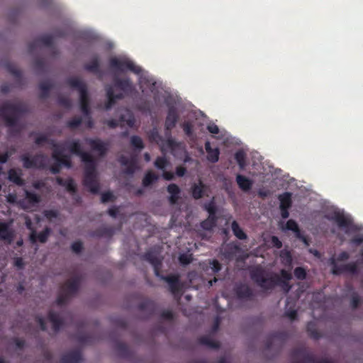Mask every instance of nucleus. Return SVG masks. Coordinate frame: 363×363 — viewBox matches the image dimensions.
Listing matches in <instances>:
<instances>
[{
  "mask_svg": "<svg viewBox=\"0 0 363 363\" xmlns=\"http://www.w3.org/2000/svg\"><path fill=\"white\" fill-rule=\"evenodd\" d=\"M28 112V108L22 102H4L0 106V114L2 116L6 126L9 128L8 134L11 137L20 135L22 127L19 124L21 116Z\"/></svg>",
  "mask_w": 363,
  "mask_h": 363,
  "instance_id": "1",
  "label": "nucleus"
},
{
  "mask_svg": "<svg viewBox=\"0 0 363 363\" xmlns=\"http://www.w3.org/2000/svg\"><path fill=\"white\" fill-rule=\"evenodd\" d=\"M160 278L168 284L170 292L174 296H179V298L182 288L179 275L169 274L167 276H161Z\"/></svg>",
  "mask_w": 363,
  "mask_h": 363,
  "instance_id": "11",
  "label": "nucleus"
},
{
  "mask_svg": "<svg viewBox=\"0 0 363 363\" xmlns=\"http://www.w3.org/2000/svg\"><path fill=\"white\" fill-rule=\"evenodd\" d=\"M236 182L239 188L243 191H248L251 189L253 182L251 179L242 174H237Z\"/></svg>",
  "mask_w": 363,
  "mask_h": 363,
  "instance_id": "29",
  "label": "nucleus"
},
{
  "mask_svg": "<svg viewBox=\"0 0 363 363\" xmlns=\"http://www.w3.org/2000/svg\"><path fill=\"white\" fill-rule=\"evenodd\" d=\"M11 222H0V239L11 242L13 238V233L11 229Z\"/></svg>",
  "mask_w": 363,
  "mask_h": 363,
  "instance_id": "23",
  "label": "nucleus"
},
{
  "mask_svg": "<svg viewBox=\"0 0 363 363\" xmlns=\"http://www.w3.org/2000/svg\"><path fill=\"white\" fill-rule=\"evenodd\" d=\"M292 363H330L325 358L316 361L315 357L303 347L294 348L291 352Z\"/></svg>",
  "mask_w": 363,
  "mask_h": 363,
  "instance_id": "7",
  "label": "nucleus"
},
{
  "mask_svg": "<svg viewBox=\"0 0 363 363\" xmlns=\"http://www.w3.org/2000/svg\"><path fill=\"white\" fill-rule=\"evenodd\" d=\"M294 274L295 277L299 280H303L306 277V270L303 267H298L295 268V269L294 271Z\"/></svg>",
  "mask_w": 363,
  "mask_h": 363,
  "instance_id": "58",
  "label": "nucleus"
},
{
  "mask_svg": "<svg viewBox=\"0 0 363 363\" xmlns=\"http://www.w3.org/2000/svg\"><path fill=\"white\" fill-rule=\"evenodd\" d=\"M26 228L30 230V233L29 235V240L32 244H35L37 242V237H36V230L33 227V223L31 220L29 218H26Z\"/></svg>",
  "mask_w": 363,
  "mask_h": 363,
  "instance_id": "43",
  "label": "nucleus"
},
{
  "mask_svg": "<svg viewBox=\"0 0 363 363\" xmlns=\"http://www.w3.org/2000/svg\"><path fill=\"white\" fill-rule=\"evenodd\" d=\"M199 342L201 345H206L209 348L218 349L220 347L219 342L212 340L208 336H202L199 339Z\"/></svg>",
  "mask_w": 363,
  "mask_h": 363,
  "instance_id": "36",
  "label": "nucleus"
},
{
  "mask_svg": "<svg viewBox=\"0 0 363 363\" xmlns=\"http://www.w3.org/2000/svg\"><path fill=\"white\" fill-rule=\"evenodd\" d=\"M53 44V37L51 35H44L36 38L33 42L28 44V50L33 52L35 48L43 45L47 47H50Z\"/></svg>",
  "mask_w": 363,
  "mask_h": 363,
  "instance_id": "16",
  "label": "nucleus"
},
{
  "mask_svg": "<svg viewBox=\"0 0 363 363\" xmlns=\"http://www.w3.org/2000/svg\"><path fill=\"white\" fill-rule=\"evenodd\" d=\"M113 82L114 86L120 89L124 96H130L136 92L135 86L129 77L121 78L115 74Z\"/></svg>",
  "mask_w": 363,
  "mask_h": 363,
  "instance_id": "9",
  "label": "nucleus"
},
{
  "mask_svg": "<svg viewBox=\"0 0 363 363\" xmlns=\"http://www.w3.org/2000/svg\"><path fill=\"white\" fill-rule=\"evenodd\" d=\"M56 182L58 185L65 187L66 190L72 194L77 192V186L72 178L63 179L62 177H57Z\"/></svg>",
  "mask_w": 363,
  "mask_h": 363,
  "instance_id": "25",
  "label": "nucleus"
},
{
  "mask_svg": "<svg viewBox=\"0 0 363 363\" xmlns=\"http://www.w3.org/2000/svg\"><path fill=\"white\" fill-rule=\"evenodd\" d=\"M306 330L308 335L314 340H318L321 337L317 329L316 324L313 321H310L307 323Z\"/></svg>",
  "mask_w": 363,
  "mask_h": 363,
  "instance_id": "39",
  "label": "nucleus"
},
{
  "mask_svg": "<svg viewBox=\"0 0 363 363\" xmlns=\"http://www.w3.org/2000/svg\"><path fill=\"white\" fill-rule=\"evenodd\" d=\"M235 159L238 162L240 169H243L246 166V155L242 150H238L235 154Z\"/></svg>",
  "mask_w": 363,
  "mask_h": 363,
  "instance_id": "46",
  "label": "nucleus"
},
{
  "mask_svg": "<svg viewBox=\"0 0 363 363\" xmlns=\"http://www.w3.org/2000/svg\"><path fill=\"white\" fill-rule=\"evenodd\" d=\"M234 291L239 299H250L253 296L252 289L244 284L236 285Z\"/></svg>",
  "mask_w": 363,
  "mask_h": 363,
  "instance_id": "18",
  "label": "nucleus"
},
{
  "mask_svg": "<svg viewBox=\"0 0 363 363\" xmlns=\"http://www.w3.org/2000/svg\"><path fill=\"white\" fill-rule=\"evenodd\" d=\"M59 162L68 169L71 168L72 166V162L71 160V157L69 155H64L59 160Z\"/></svg>",
  "mask_w": 363,
  "mask_h": 363,
  "instance_id": "59",
  "label": "nucleus"
},
{
  "mask_svg": "<svg viewBox=\"0 0 363 363\" xmlns=\"http://www.w3.org/2000/svg\"><path fill=\"white\" fill-rule=\"evenodd\" d=\"M66 83L69 87L75 89L79 91L81 111L84 116H89L91 113L89 97L85 82L77 77H72L67 78Z\"/></svg>",
  "mask_w": 363,
  "mask_h": 363,
  "instance_id": "4",
  "label": "nucleus"
},
{
  "mask_svg": "<svg viewBox=\"0 0 363 363\" xmlns=\"http://www.w3.org/2000/svg\"><path fill=\"white\" fill-rule=\"evenodd\" d=\"M57 104L62 106V107H65L66 108H71L72 107V101L70 99H69L68 97H65V96H59L58 98H57Z\"/></svg>",
  "mask_w": 363,
  "mask_h": 363,
  "instance_id": "55",
  "label": "nucleus"
},
{
  "mask_svg": "<svg viewBox=\"0 0 363 363\" xmlns=\"http://www.w3.org/2000/svg\"><path fill=\"white\" fill-rule=\"evenodd\" d=\"M209 264L213 273H217L221 269V264L217 259L211 260Z\"/></svg>",
  "mask_w": 363,
  "mask_h": 363,
  "instance_id": "64",
  "label": "nucleus"
},
{
  "mask_svg": "<svg viewBox=\"0 0 363 363\" xmlns=\"http://www.w3.org/2000/svg\"><path fill=\"white\" fill-rule=\"evenodd\" d=\"M26 199L30 204L34 205L38 203L40 201V197L37 194L29 191L25 192Z\"/></svg>",
  "mask_w": 363,
  "mask_h": 363,
  "instance_id": "49",
  "label": "nucleus"
},
{
  "mask_svg": "<svg viewBox=\"0 0 363 363\" xmlns=\"http://www.w3.org/2000/svg\"><path fill=\"white\" fill-rule=\"evenodd\" d=\"M21 176V169H10L8 172V179L18 186H23L24 184V180Z\"/></svg>",
  "mask_w": 363,
  "mask_h": 363,
  "instance_id": "28",
  "label": "nucleus"
},
{
  "mask_svg": "<svg viewBox=\"0 0 363 363\" xmlns=\"http://www.w3.org/2000/svg\"><path fill=\"white\" fill-rule=\"evenodd\" d=\"M115 350L123 357H128L130 354L128 345L124 342H117L115 345Z\"/></svg>",
  "mask_w": 363,
  "mask_h": 363,
  "instance_id": "37",
  "label": "nucleus"
},
{
  "mask_svg": "<svg viewBox=\"0 0 363 363\" xmlns=\"http://www.w3.org/2000/svg\"><path fill=\"white\" fill-rule=\"evenodd\" d=\"M119 121L121 123H125L129 127H133L135 123V118L133 114L128 113L127 118L125 115H121Z\"/></svg>",
  "mask_w": 363,
  "mask_h": 363,
  "instance_id": "56",
  "label": "nucleus"
},
{
  "mask_svg": "<svg viewBox=\"0 0 363 363\" xmlns=\"http://www.w3.org/2000/svg\"><path fill=\"white\" fill-rule=\"evenodd\" d=\"M106 91L107 101L105 104L106 110H109L116 104V100L123 99L124 95L122 93L115 94L113 88L111 85H107L105 88Z\"/></svg>",
  "mask_w": 363,
  "mask_h": 363,
  "instance_id": "17",
  "label": "nucleus"
},
{
  "mask_svg": "<svg viewBox=\"0 0 363 363\" xmlns=\"http://www.w3.org/2000/svg\"><path fill=\"white\" fill-rule=\"evenodd\" d=\"M182 128L187 137H191L194 133L193 125L190 121H184L182 124Z\"/></svg>",
  "mask_w": 363,
  "mask_h": 363,
  "instance_id": "53",
  "label": "nucleus"
},
{
  "mask_svg": "<svg viewBox=\"0 0 363 363\" xmlns=\"http://www.w3.org/2000/svg\"><path fill=\"white\" fill-rule=\"evenodd\" d=\"M115 233V229L113 227H101L96 229L93 235L99 238L106 237L111 238Z\"/></svg>",
  "mask_w": 363,
  "mask_h": 363,
  "instance_id": "32",
  "label": "nucleus"
},
{
  "mask_svg": "<svg viewBox=\"0 0 363 363\" xmlns=\"http://www.w3.org/2000/svg\"><path fill=\"white\" fill-rule=\"evenodd\" d=\"M51 232V229L49 227L45 228L42 232L39 233L38 234L36 233L37 241L40 242V243H45L48 241Z\"/></svg>",
  "mask_w": 363,
  "mask_h": 363,
  "instance_id": "47",
  "label": "nucleus"
},
{
  "mask_svg": "<svg viewBox=\"0 0 363 363\" xmlns=\"http://www.w3.org/2000/svg\"><path fill=\"white\" fill-rule=\"evenodd\" d=\"M158 179V176L151 172H147L143 179V185L145 187L149 186Z\"/></svg>",
  "mask_w": 363,
  "mask_h": 363,
  "instance_id": "42",
  "label": "nucleus"
},
{
  "mask_svg": "<svg viewBox=\"0 0 363 363\" xmlns=\"http://www.w3.org/2000/svg\"><path fill=\"white\" fill-rule=\"evenodd\" d=\"M282 229L294 232L295 233V236L298 239L303 241L306 245H308L306 238L304 235H303L298 223L294 220H289L286 223L285 228H283Z\"/></svg>",
  "mask_w": 363,
  "mask_h": 363,
  "instance_id": "20",
  "label": "nucleus"
},
{
  "mask_svg": "<svg viewBox=\"0 0 363 363\" xmlns=\"http://www.w3.org/2000/svg\"><path fill=\"white\" fill-rule=\"evenodd\" d=\"M138 308L140 311H147L149 315H151L155 311V303L150 300H144L139 304Z\"/></svg>",
  "mask_w": 363,
  "mask_h": 363,
  "instance_id": "41",
  "label": "nucleus"
},
{
  "mask_svg": "<svg viewBox=\"0 0 363 363\" xmlns=\"http://www.w3.org/2000/svg\"><path fill=\"white\" fill-rule=\"evenodd\" d=\"M7 71L17 79H21L22 73L14 65L8 63L6 65Z\"/></svg>",
  "mask_w": 363,
  "mask_h": 363,
  "instance_id": "50",
  "label": "nucleus"
},
{
  "mask_svg": "<svg viewBox=\"0 0 363 363\" xmlns=\"http://www.w3.org/2000/svg\"><path fill=\"white\" fill-rule=\"evenodd\" d=\"M80 285V278L77 276L68 279L61 286L60 289L69 296H74L79 291Z\"/></svg>",
  "mask_w": 363,
  "mask_h": 363,
  "instance_id": "12",
  "label": "nucleus"
},
{
  "mask_svg": "<svg viewBox=\"0 0 363 363\" xmlns=\"http://www.w3.org/2000/svg\"><path fill=\"white\" fill-rule=\"evenodd\" d=\"M148 138L150 142L158 144L163 141V138L161 136L156 128H153L148 133Z\"/></svg>",
  "mask_w": 363,
  "mask_h": 363,
  "instance_id": "48",
  "label": "nucleus"
},
{
  "mask_svg": "<svg viewBox=\"0 0 363 363\" xmlns=\"http://www.w3.org/2000/svg\"><path fill=\"white\" fill-rule=\"evenodd\" d=\"M86 141L93 150L99 152L100 156L103 157L106 154L108 151L107 144L100 139L88 138Z\"/></svg>",
  "mask_w": 363,
  "mask_h": 363,
  "instance_id": "19",
  "label": "nucleus"
},
{
  "mask_svg": "<svg viewBox=\"0 0 363 363\" xmlns=\"http://www.w3.org/2000/svg\"><path fill=\"white\" fill-rule=\"evenodd\" d=\"M282 262L286 266H290L292 263V257L289 251L281 252L280 255Z\"/></svg>",
  "mask_w": 363,
  "mask_h": 363,
  "instance_id": "60",
  "label": "nucleus"
},
{
  "mask_svg": "<svg viewBox=\"0 0 363 363\" xmlns=\"http://www.w3.org/2000/svg\"><path fill=\"white\" fill-rule=\"evenodd\" d=\"M179 262L183 265H187L192 261L191 255L186 254H182L179 257Z\"/></svg>",
  "mask_w": 363,
  "mask_h": 363,
  "instance_id": "63",
  "label": "nucleus"
},
{
  "mask_svg": "<svg viewBox=\"0 0 363 363\" xmlns=\"http://www.w3.org/2000/svg\"><path fill=\"white\" fill-rule=\"evenodd\" d=\"M203 208L208 213V216L218 217L216 216L217 207L214 201V198L203 206Z\"/></svg>",
  "mask_w": 363,
  "mask_h": 363,
  "instance_id": "44",
  "label": "nucleus"
},
{
  "mask_svg": "<svg viewBox=\"0 0 363 363\" xmlns=\"http://www.w3.org/2000/svg\"><path fill=\"white\" fill-rule=\"evenodd\" d=\"M82 359L81 351L79 350H74L63 354L60 361L62 363H78Z\"/></svg>",
  "mask_w": 363,
  "mask_h": 363,
  "instance_id": "22",
  "label": "nucleus"
},
{
  "mask_svg": "<svg viewBox=\"0 0 363 363\" xmlns=\"http://www.w3.org/2000/svg\"><path fill=\"white\" fill-rule=\"evenodd\" d=\"M328 219L336 223L340 228L345 230L346 232L354 229L352 220L342 213L335 211Z\"/></svg>",
  "mask_w": 363,
  "mask_h": 363,
  "instance_id": "10",
  "label": "nucleus"
},
{
  "mask_svg": "<svg viewBox=\"0 0 363 363\" xmlns=\"http://www.w3.org/2000/svg\"><path fill=\"white\" fill-rule=\"evenodd\" d=\"M70 298L71 296H69L60 289V294H58L56 300V303L58 306L65 305Z\"/></svg>",
  "mask_w": 363,
  "mask_h": 363,
  "instance_id": "52",
  "label": "nucleus"
},
{
  "mask_svg": "<svg viewBox=\"0 0 363 363\" xmlns=\"http://www.w3.org/2000/svg\"><path fill=\"white\" fill-rule=\"evenodd\" d=\"M48 316L49 320L52 323L53 331L55 333L59 332L61 328L63 326V320L60 318L59 315L56 312L52 310L48 312Z\"/></svg>",
  "mask_w": 363,
  "mask_h": 363,
  "instance_id": "24",
  "label": "nucleus"
},
{
  "mask_svg": "<svg viewBox=\"0 0 363 363\" xmlns=\"http://www.w3.org/2000/svg\"><path fill=\"white\" fill-rule=\"evenodd\" d=\"M77 340L81 344H91L93 342L92 337L89 334H78Z\"/></svg>",
  "mask_w": 363,
  "mask_h": 363,
  "instance_id": "54",
  "label": "nucleus"
},
{
  "mask_svg": "<svg viewBox=\"0 0 363 363\" xmlns=\"http://www.w3.org/2000/svg\"><path fill=\"white\" fill-rule=\"evenodd\" d=\"M81 160L84 163L83 185L90 192L96 194L100 189L97 179L96 162L91 154H84Z\"/></svg>",
  "mask_w": 363,
  "mask_h": 363,
  "instance_id": "3",
  "label": "nucleus"
},
{
  "mask_svg": "<svg viewBox=\"0 0 363 363\" xmlns=\"http://www.w3.org/2000/svg\"><path fill=\"white\" fill-rule=\"evenodd\" d=\"M167 164L168 161L164 157H158L155 162V166L160 169H164Z\"/></svg>",
  "mask_w": 363,
  "mask_h": 363,
  "instance_id": "57",
  "label": "nucleus"
},
{
  "mask_svg": "<svg viewBox=\"0 0 363 363\" xmlns=\"http://www.w3.org/2000/svg\"><path fill=\"white\" fill-rule=\"evenodd\" d=\"M143 259L150 262L154 268L155 274L157 277H160V271L162 266V261L158 257L157 253L152 250L147 251L143 255Z\"/></svg>",
  "mask_w": 363,
  "mask_h": 363,
  "instance_id": "14",
  "label": "nucleus"
},
{
  "mask_svg": "<svg viewBox=\"0 0 363 363\" xmlns=\"http://www.w3.org/2000/svg\"><path fill=\"white\" fill-rule=\"evenodd\" d=\"M52 145L53 147V152L52 153V157L57 162L65 155V148L62 147L61 144H58L52 141Z\"/></svg>",
  "mask_w": 363,
  "mask_h": 363,
  "instance_id": "40",
  "label": "nucleus"
},
{
  "mask_svg": "<svg viewBox=\"0 0 363 363\" xmlns=\"http://www.w3.org/2000/svg\"><path fill=\"white\" fill-rule=\"evenodd\" d=\"M130 145L135 150H138V152L141 151L144 147V143L140 137L138 135H133L130 138Z\"/></svg>",
  "mask_w": 363,
  "mask_h": 363,
  "instance_id": "45",
  "label": "nucleus"
},
{
  "mask_svg": "<svg viewBox=\"0 0 363 363\" xmlns=\"http://www.w3.org/2000/svg\"><path fill=\"white\" fill-rule=\"evenodd\" d=\"M53 87V84L50 81H44L40 83L39 89L40 90V98L47 99L49 96L50 91Z\"/></svg>",
  "mask_w": 363,
  "mask_h": 363,
  "instance_id": "34",
  "label": "nucleus"
},
{
  "mask_svg": "<svg viewBox=\"0 0 363 363\" xmlns=\"http://www.w3.org/2000/svg\"><path fill=\"white\" fill-rule=\"evenodd\" d=\"M250 278L264 291L274 289L281 286L284 293L287 294L291 289L289 281H283L277 274H268L262 268L256 267L250 272Z\"/></svg>",
  "mask_w": 363,
  "mask_h": 363,
  "instance_id": "2",
  "label": "nucleus"
},
{
  "mask_svg": "<svg viewBox=\"0 0 363 363\" xmlns=\"http://www.w3.org/2000/svg\"><path fill=\"white\" fill-rule=\"evenodd\" d=\"M109 66L115 72L123 73L127 70L139 74L142 72V69L135 65L133 61L128 58L111 57L109 60Z\"/></svg>",
  "mask_w": 363,
  "mask_h": 363,
  "instance_id": "6",
  "label": "nucleus"
},
{
  "mask_svg": "<svg viewBox=\"0 0 363 363\" xmlns=\"http://www.w3.org/2000/svg\"><path fill=\"white\" fill-rule=\"evenodd\" d=\"M350 258V254L346 251L341 252L336 259L331 257L330 259V264L332 266L331 273L333 275H340L343 273L347 272L351 274H357L358 273V266L354 262L347 264L338 265L337 262L346 261Z\"/></svg>",
  "mask_w": 363,
  "mask_h": 363,
  "instance_id": "5",
  "label": "nucleus"
},
{
  "mask_svg": "<svg viewBox=\"0 0 363 363\" xmlns=\"http://www.w3.org/2000/svg\"><path fill=\"white\" fill-rule=\"evenodd\" d=\"M43 215L48 220H52L59 216V212L57 210H45Z\"/></svg>",
  "mask_w": 363,
  "mask_h": 363,
  "instance_id": "61",
  "label": "nucleus"
},
{
  "mask_svg": "<svg viewBox=\"0 0 363 363\" xmlns=\"http://www.w3.org/2000/svg\"><path fill=\"white\" fill-rule=\"evenodd\" d=\"M289 338V334L286 331H277L274 332L269 336L265 347L267 350H270L272 347L273 342L275 341L279 342L281 345H283Z\"/></svg>",
  "mask_w": 363,
  "mask_h": 363,
  "instance_id": "15",
  "label": "nucleus"
},
{
  "mask_svg": "<svg viewBox=\"0 0 363 363\" xmlns=\"http://www.w3.org/2000/svg\"><path fill=\"white\" fill-rule=\"evenodd\" d=\"M208 186L199 180V183L192 184L191 187V196L196 200L200 199L205 195Z\"/></svg>",
  "mask_w": 363,
  "mask_h": 363,
  "instance_id": "21",
  "label": "nucleus"
},
{
  "mask_svg": "<svg viewBox=\"0 0 363 363\" xmlns=\"http://www.w3.org/2000/svg\"><path fill=\"white\" fill-rule=\"evenodd\" d=\"M292 194L290 192H285L279 195L278 199L280 201L279 208H290L292 205Z\"/></svg>",
  "mask_w": 363,
  "mask_h": 363,
  "instance_id": "33",
  "label": "nucleus"
},
{
  "mask_svg": "<svg viewBox=\"0 0 363 363\" xmlns=\"http://www.w3.org/2000/svg\"><path fill=\"white\" fill-rule=\"evenodd\" d=\"M231 229L234 235L239 240L247 239V235L243 230L240 227L237 221L233 220L231 223Z\"/></svg>",
  "mask_w": 363,
  "mask_h": 363,
  "instance_id": "38",
  "label": "nucleus"
},
{
  "mask_svg": "<svg viewBox=\"0 0 363 363\" xmlns=\"http://www.w3.org/2000/svg\"><path fill=\"white\" fill-rule=\"evenodd\" d=\"M82 123V118L79 116H75L67 122V127L70 129H75Z\"/></svg>",
  "mask_w": 363,
  "mask_h": 363,
  "instance_id": "51",
  "label": "nucleus"
},
{
  "mask_svg": "<svg viewBox=\"0 0 363 363\" xmlns=\"http://www.w3.org/2000/svg\"><path fill=\"white\" fill-rule=\"evenodd\" d=\"M68 150L72 154L79 156L81 160L83 158L84 154H89V152H86L82 150V145L79 140H72L69 142Z\"/></svg>",
  "mask_w": 363,
  "mask_h": 363,
  "instance_id": "31",
  "label": "nucleus"
},
{
  "mask_svg": "<svg viewBox=\"0 0 363 363\" xmlns=\"http://www.w3.org/2000/svg\"><path fill=\"white\" fill-rule=\"evenodd\" d=\"M84 69L91 73L101 74L100 60L98 56H94L89 63L84 65Z\"/></svg>",
  "mask_w": 363,
  "mask_h": 363,
  "instance_id": "30",
  "label": "nucleus"
},
{
  "mask_svg": "<svg viewBox=\"0 0 363 363\" xmlns=\"http://www.w3.org/2000/svg\"><path fill=\"white\" fill-rule=\"evenodd\" d=\"M218 219V217L208 216L206 219L201 222L200 226L203 230L211 231L216 227Z\"/></svg>",
  "mask_w": 363,
  "mask_h": 363,
  "instance_id": "35",
  "label": "nucleus"
},
{
  "mask_svg": "<svg viewBox=\"0 0 363 363\" xmlns=\"http://www.w3.org/2000/svg\"><path fill=\"white\" fill-rule=\"evenodd\" d=\"M23 167L26 169H44L46 165V157L43 154H37L30 157L28 155L21 156Z\"/></svg>",
  "mask_w": 363,
  "mask_h": 363,
  "instance_id": "8",
  "label": "nucleus"
},
{
  "mask_svg": "<svg viewBox=\"0 0 363 363\" xmlns=\"http://www.w3.org/2000/svg\"><path fill=\"white\" fill-rule=\"evenodd\" d=\"M115 199L116 197L111 191H106L101 194V200L102 203L113 201Z\"/></svg>",
  "mask_w": 363,
  "mask_h": 363,
  "instance_id": "62",
  "label": "nucleus"
},
{
  "mask_svg": "<svg viewBox=\"0 0 363 363\" xmlns=\"http://www.w3.org/2000/svg\"><path fill=\"white\" fill-rule=\"evenodd\" d=\"M178 120L179 114L177 108L174 106H169L164 122L165 130L171 131L176 126Z\"/></svg>",
  "mask_w": 363,
  "mask_h": 363,
  "instance_id": "13",
  "label": "nucleus"
},
{
  "mask_svg": "<svg viewBox=\"0 0 363 363\" xmlns=\"http://www.w3.org/2000/svg\"><path fill=\"white\" fill-rule=\"evenodd\" d=\"M205 149L207 152V160L211 163H216L219 160L220 150L218 147L212 148L209 141L205 143Z\"/></svg>",
  "mask_w": 363,
  "mask_h": 363,
  "instance_id": "27",
  "label": "nucleus"
},
{
  "mask_svg": "<svg viewBox=\"0 0 363 363\" xmlns=\"http://www.w3.org/2000/svg\"><path fill=\"white\" fill-rule=\"evenodd\" d=\"M167 192L170 194L168 200L170 204H176L179 199L181 189L176 184H170L167 188Z\"/></svg>",
  "mask_w": 363,
  "mask_h": 363,
  "instance_id": "26",
  "label": "nucleus"
}]
</instances>
